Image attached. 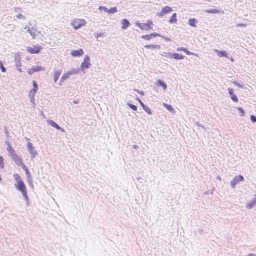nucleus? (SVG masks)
I'll list each match as a JSON object with an SVG mask.
<instances>
[{
    "mask_svg": "<svg viewBox=\"0 0 256 256\" xmlns=\"http://www.w3.org/2000/svg\"><path fill=\"white\" fill-rule=\"evenodd\" d=\"M186 50V48H184V47H182V48H178L177 49H176V50L177 51H183L184 52V50Z\"/></svg>",
    "mask_w": 256,
    "mask_h": 256,
    "instance_id": "obj_45",
    "label": "nucleus"
},
{
    "mask_svg": "<svg viewBox=\"0 0 256 256\" xmlns=\"http://www.w3.org/2000/svg\"><path fill=\"white\" fill-rule=\"evenodd\" d=\"M122 30L126 29L130 25V22L126 18H124L122 21Z\"/></svg>",
    "mask_w": 256,
    "mask_h": 256,
    "instance_id": "obj_16",
    "label": "nucleus"
},
{
    "mask_svg": "<svg viewBox=\"0 0 256 256\" xmlns=\"http://www.w3.org/2000/svg\"><path fill=\"white\" fill-rule=\"evenodd\" d=\"M32 85H33V88L32 89V90H34L36 92L38 88V84H36V82L34 80H33L32 81Z\"/></svg>",
    "mask_w": 256,
    "mask_h": 256,
    "instance_id": "obj_34",
    "label": "nucleus"
},
{
    "mask_svg": "<svg viewBox=\"0 0 256 256\" xmlns=\"http://www.w3.org/2000/svg\"><path fill=\"white\" fill-rule=\"evenodd\" d=\"M233 84H234L235 86H238V87H242V86H241L240 84V83H239V82H233Z\"/></svg>",
    "mask_w": 256,
    "mask_h": 256,
    "instance_id": "obj_49",
    "label": "nucleus"
},
{
    "mask_svg": "<svg viewBox=\"0 0 256 256\" xmlns=\"http://www.w3.org/2000/svg\"><path fill=\"white\" fill-rule=\"evenodd\" d=\"M6 150L8 152L10 157H12L13 154H16V153L15 152L14 150H13L12 148H10V150L8 148H6Z\"/></svg>",
    "mask_w": 256,
    "mask_h": 256,
    "instance_id": "obj_31",
    "label": "nucleus"
},
{
    "mask_svg": "<svg viewBox=\"0 0 256 256\" xmlns=\"http://www.w3.org/2000/svg\"><path fill=\"white\" fill-rule=\"evenodd\" d=\"M237 109L239 110L240 116H243L244 114V110L242 108H238Z\"/></svg>",
    "mask_w": 256,
    "mask_h": 256,
    "instance_id": "obj_40",
    "label": "nucleus"
},
{
    "mask_svg": "<svg viewBox=\"0 0 256 256\" xmlns=\"http://www.w3.org/2000/svg\"><path fill=\"white\" fill-rule=\"evenodd\" d=\"M244 177L242 175L236 176L230 182V185L232 188H234L236 184L244 180Z\"/></svg>",
    "mask_w": 256,
    "mask_h": 256,
    "instance_id": "obj_6",
    "label": "nucleus"
},
{
    "mask_svg": "<svg viewBox=\"0 0 256 256\" xmlns=\"http://www.w3.org/2000/svg\"><path fill=\"white\" fill-rule=\"evenodd\" d=\"M26 173L27 175V176H28V178H30V173L29 172V171L26 169Z\"/></svg>",
    "mask_w": 256,
    "mask_h": 256,
    "instance_id": "obj_52",
    "label": "nucleus"
},
{
    "mask_svg": "<svg viewBox=\"0 0 256 256\" xmlns=\"http://www.w3.org/2000/svg\"><path fill=\"white\" fill-rule=\"evenodd\" d=\"M26 148L31 156V158H34L38 154V152L34 150V148L32 146V144L31 142H28L26 144Z\"/></svg>",
    "mask_w": 256,
    "mask_h": 256,
    "instance_id": "obj_3",
    "label": "nucleus"
},
{
    "mask_svg": "<svg viewBox=\"0 0 256 256\" xmlns=\"http://www.w3.org/2000/svg\"><path fill=\"white\" fill-rule=\"evenodd\" d=\"M164 14H166L164 13V10H162H162H161L160 12H159V13H157V14H156V15H157V16H163Z\"/></svg>",
    "mask_w": 256,
    "mask_h": 256,
    "instance_id": "obj_42",
    "label": "nucleus"
},
{
    "mask_svg": "<svg viewBox=\"0 0 256 256\" xmlns=\"http://www.w3.org/2000/svg\"><path fill=\"white\" fill-rule=\"evenodd\" d=\"M157 84L158 86H162L164 90H166L167 88V85L164 82L160 80H158L157 82Z\"/></svg>",
    "mask_w": 256,
    "mask_h": 256,
    "instance_id": "obj_20",
    "label": "nucleus"
},
{
    "mask_svg": "<svg viewBox=\"0 0 256 256\" xmlns=\"http://www.w3.org/2000/svg\"><path fill=\"white\" fill-rule=\"evenodd\" d=\"M118 12V10L116 7H112L110 8V9H108V11L107 12L110 13V14H114Z\"/></svg>",
    "mask_w": 256,
    "mask_h": 256,
    "instance_id": "obj_26",
    "label": "nucleus"
},
{
    "mask_svg": "<svg viewBox=\"0 0 256 256\" xmlns=\"http://www.w3.org/2000/svg\"><path fill=\"white\" fill-rule=\"evenodd\" d=\"M132 148H133L135 149V150H137L138 148V146H136V145H134L132 146Z\"/></svg>",
    "mask_w": 256,
    "mask_h": 256,
    "instance_id": "obj_56",
    "label": "nucleus"
},
{
    "mask_svg": "<svg viewBox=\"0 0 256 256\" xmlns=\"http://www.w3.org/2000/svg\"><path fill=\"white\" fill-rule=\"evenodd\" d=\"M86 22L84 20H76L71 22L72 26L74 30H78L84 25Z\"/></svg>",
    "mask_w": 256,
    "mask_h": 256,
    "instance_id": "obj_4",
    "label": "nucleus"
},
{
    "mask_svg": "<svg viewBox=\"0 0 256 256\" xmlns=\"http://www.w3.org/2000/svg\"><path fill=\"white\" fill-rule=\"evenodd\" d=\"M134 90L135 91H136L138 93L140 94L142 96H144V92L143 91H140V90H136V89H134Z\"/></svg>",
    "mask_w": 256,
    "mask_h": 256,
    "instance_id": "obj_48",
    "label": "nucleus"
},
{
    "mask_svg": "<svg viewBox=\"0 0 256 256\" xmlns=\"http://www.w3.org/2000/svg\"><path fill=\"white\" fill-rule=\"evenodd\" d=\"M197 22L195 18H190L188 20V24L192 26H196L195 23Z\"/></svg>",
    "mask_w": 256,
    "mask_h": 256,
    "instance_id": "obj_25",
    "label": "nucleus"
},
{
    "mask_svg": "<svg viewBox=\"0 0 256 256\" xmlns=\"http://www.w3.org/2000/svg\"><path fill=\"white\" fill-rule=\"evenodd\" d=\"M162 9L165 14L169 13L172 10V8L169 6H166Z\"/></svg>",
    "mask_w": 256,
    "mask_h": 256,
    "instance_id": "obj_24",
    "label": "nucleus"
},
{
    "mask_svg": "<svg viewBox=\"0 0 256 256\" xmlns=\"http://www.w3.org/2000/svg\"><path fill=\"white\" fill-rule=\"evenodd\" d=\"M256 198L253 200H250L247 202L246 204V208L248 209L252 208L256 204Z\"/></svg>",
    "mask_w": 256,
    "mask_h": 256,
    "instance_id": "obj_12",
    "label": "nucleus"
},
{
    "mask_svg": "<svg viewBox=\"0 0 256 256\" xmlns=\"http://www.w3.org/2000/svg\"><path fill=\"white\" fill-rule=\"evenodd\" d=\"M43 68L41 66H32L31 68H29L28 70V74H32L34 72L41 71Z\"/></svg>",
    "mask_w": 256,
    "mask_h": 256,
    "instance_id": "obj_8",
    "label": "nucleus"
},
{
    "mask_svg": "<svg viewBox=\"0 0 256 256\" xmlns=\"http://www.w3.org/2000/svg\"><path fill=\"white\" fill-rule=\"evenodd\" d=\"M90 58L88 56L86 55L84 58V62L81 64L80 68L82 71H84L86 68H88L90 63Z\"/></svg>",
    "mask_w": 256,
    "mask_h": 256,
    "instance_id": "obj_5",
    "label": "nucleus"
},
{
    "mask_svg": "<svg viewBox=\"0 0 256 256\" xmlns=\"http://www.w3.org/2000/svg\"><path fill=\"white\" fill-rule=\"evenodd\" d=\"M128 106L130 108H131L133 110H137V107L136 106L131 104H128Z\"/></svg>",
    "mask_w": 256,
    "mask_h": 256,
    "instance_id": "obj_35",
    "label": "nucleus"
},
{
    "mask_svg": "<svg viewBox=\"0 0 256 256\" xmlns=\"http://www.w3.org/2000/svg\"><path fill=\"white\" fill-rule=\"evenodd\" d=\"M250 120L254 122H256V116H254V115H251L250 116Z\"/></svg>",
    "mask_w": 256,
    "mask_h": 256,
    "instance_id": "obj_41",
    "label": "nucleus"
},
{
    "mask_svg": "<svg viewBox=\"0 0 256 256\" xmlns=\"http://www.w3.org/2000/svg\"><path fill=\"white\" fill-rule=\"evenodd\" d=\"M246 256H256V254H249Z\"/></svg>",
    "mask_w": 256,
    "mask_h": 256,
    "instance_id": "obj_57",
    "label": "nucleus"
},
{
    "mask_svg": "<svg viewBox=\"0 0 256 256\" xmlns=\"http://www.w3.org/2000/svg\"><path fill=\"white\" fill-rule=\"evenodd\" d=\"M61 74H62L61 70H55L54 71V82H56L58 80Z\"/></svg>",
    "mask_w": 256,
    "mask_h": 256,
    "instance_id": "obj_15",
    "label": "nucleus"
},
{
    "mask_svg": "<svg viewBox=\"0 0 256 256\" xmlns=\"http://www.w3.org/2000/svg\"><path fill=\"white\" fill-rule=\"evenodd\" d=\"M142 38L144 40H150L152 38V37L150 34H148L142 36Z\"/></svg>",
    "mask_w": 256,
    "mask_h": 256,
    "instance_id": "obj_30",
    "label": "nucleus"
},
{
    "mask_svg": "<svg viewBox=\"0 0 256 256\" xmlns=\"http://www.w3.org/2000/svg\"><path fill=\"white\" fill-rule=\"evenodd\" d=\"M30 101L33 103V106L32 107L33 108H34L35 107V104L34 103V97H30Z\"/></svg>",
    "mask_w": 256,
    "mask_h": 256,
    "instance_id": "obj_44",
    "label": "nucleus"
},
{
    "mask_svg": "<svg viewBox=\"0 0 256 256\" xmlns=\"http://www.w3.org/2000/svg\"><path fill=\"white\" fill-rule=\"evenodd\" d=\"M14 187L18 191H20L24 198L27 206H29L28 196L27 194L26 188L24 182H19L18 183L14 184Z\"/></svg>",
    "mask_w": 256,
    "mask_h": 256,
    "instance_id": "obj_1",
    "label": "nucleus"
},
{
    "mask_svg": "<svg viewBox=\"0 0 256 256\" xmlns=\"http://www.w3.org/2000/svg\"><path fill=\"white\" fill-rule=\"evenodd\" d=\"M205 12L206 13L218 14L220 13V10L214 8H211L205 10Z\"/></svg>",
    "mask_w": 256,
    "mask_h": 256,
    "instance_id": "obj_21",
    "label": "nucleus"
},
{
    "mask_svg": "<svg viewBox=\"0 0 256 256\" xmlns=\"http://www.w3.org/2000/svg\"><path fill=\"white\" fill-rule=\"evenodd\" d=\"M184 56L178 53H174L173 58L176 60H182L184 58Z\"/></svg>",
    "mask_w": 256,
    "mask_h": 256,
    "instance_id": "obj_23",
    "label": "nucleus"
},
{
    "mask_svg": "<svg viewBox=\"0 0 256 256\" xmlns=\"http://www.w3.org/2000/svg\"><path fill=\"white\" fill-rule=\"evenodd\" d=\"M144 48H158L160 49V46L156 44H148L145 45Z\"/></svg>",
    "mask_w": 256,
    "mask_h": 256,
    "instance_id": "obj_19",
    "label": "nucleus"
},
{
    "mask_svg": "<svg viewBox=\"0 0 256 256\" xmlns=\"http://www.w3.org/2000/svg\"><path fill=\"white\" fill-rule=\"evenodd\" d=\"M150 35H151L152 38V37L158 36H160L158 34L156 33V32L151 33Z\"/></svg>",
    "mask_w": 256,
    "mask_h": 256,
    "instance_id": "obj_47",
    "label": "nucleus"
},
{
    "mask_svg": "<svg viewBox=\"0 0 256 256\" xmlns=\"http://www.w3.org/2000/svg\"><path fill=\"white\" fill-rule=\"evenodd\" d=\"M24 29L26 30V32L30 34V36H32L33 39L35 38L36 36V32H35L36 30L34 28H28L27 26H26L24 28Z\"/></svg>",
    "mask_w": 256,
    "mask_h": 256,
    "instance_id": "obj_11",
    "label": "nucleus"
},
{
    "mask_svg": "<svg viewBox=\"0 0 256 256\" xmlns=\"http://www.w3.org/2000/svg\"><path fill=\"white\" fill-rule=\"evenodd\" d=\"M4 164L3 162V158L2 156H0V166L2 168H3L4 167Z\"/></svg>",
    "mask_w": 256,
    "mask_h": 256,
    "instance_id": "obj_39",
    "label": "nucleus"
},
{
    "mask_svg": "<svg viewBox=\"0 0 256 256\" xmlns=\"http://www.w3.org/2000/svg\"><path fill=\"white\" fill-rule=\"evenodd\" d=\"M102 33H98L96 34V38H99V37H100L102 36Z\"/></svg>",
    "mask_w": 256,
    "mask_h": 256,
    "instance_id": "obj_54",
    "label": "nucleus"
},
{
    "mask_svg": "<svg viewBox=\"0 0 256 256\" xmlns=\"http://www.w3.org/2000/svg\"><path fill=\"white\" fill-rule=\"evenodd\" d=\"M83 54V50L82 49L79 50H74L71 52V54L74 56H80Z\"/></svg>",
    "mask_w": 256,
    "mask_h": 256,
    "instance_id": "obj_14",
    "label": "nucleus"
},
{
    "mask_svg": "<svg viewBox=\"0 0 256 256\" xmlns=\"http://www.w3.org/2000/svg\"><path fill=\"white\" fill-rule=\"evenodd\" d=\"M142 108L149 114H152L150 109L148 106L145 105V106H144Z\"/></svg>",
    "mask_w": 256,
    "mask_h": 256,
    "instance_id": "obj_28",
    "label": "nucleus"
},
{
    "mask_svg": "<svg viewBox=\"0 0 256 256\" xmlns=\"http://www.w3.org/2000/svg\"><path fill=\"white\" fill-rule=\"evenodd\" d=\"M140 104L142 106L143 108L144 106H145V104H144L142 102V101L141 100H140V99L138 100Z\"/></svg>",
    "mask_w": 256,
    "mask_h": 256,
    "instance_id": "obj_53",
    "label": "nucleus"
},
{
    "mask_svg": "<svg viewBox=\"0 0 256 256\" xmlns=\"http://www.w3.org/2000/svg\"><path fill=\"white\" fill-rule=\"evenodd\" d=\"M98 10H104L105 12H107L108 11V8L105 6H100L98 8Z\"/></svg>",
    "mask_w": 256,
    "mask_h": 256,
    "instance_id": "obj_38",
    "label": "nucleus"
},
{
    "mask_svg": "<svg viewBox=\"0 0 256 256\" xmlns=\"http://www.w3.org/2000/svg\"><path fill=\"white\" fill-rule=\"evenodd\" d=\"M16 66H20V62H16Z\"/></svg>",
    "mask_w": 256,
    "mask_h": 256,
    "instance_id": "obj_58",
    "label": "nucleus"
},
{
    "mask_svg": "<svg viewBox=\"0 0 256 256\" xmlns=\"http://www.w3.org/2000/svg\"><path fill=\"white\" fill-rule=\"evenodd\" d=\"M40 48L38 46H34L33 47L28 46L26 50L30 54H38L40 52Z\"/></svg>",
    "mask_w": 256,
    "mask_h": 256,
    "instance_id": "obj_9",
    "label": "nucleus"
},
{
    "mask_svg": "<svg viewBox=\"0 0 256 256\" xmlns=\"http://www.w3.org/2000/svg\"><path fill=\"white\" fill-rule=\"evenodd\" d=\"M77 72H78V70H76L72 69V70H68L66 72L62 74V76L60 80V84L61 85L62 82L68 79L71 75L76 74H77Z\"/></svg>",
    "mask_w": 256,
    "mask_h": 256,
    "instance_id": "obj_2",
    "label": "nucleus"
},
{
    "mask_svg": "<svg viewBox=\"0 0 256 256\" xmlns=\"http://www.w3.org/2000/svg\"><path fill=\"white\" fill-rule=\"evenodd\" d=\"M36 92L34 90H31L29 92V96L30 97H34V94Z\"/></svg>",
    "mask_w": 256,
    "mask_h": 256,
    "instance_id": "obj_37",
    "label": "nucleus"
},
{
    "mask_svg": "<svg viewBox=\"0 0 256 256\" xmlns=\"http://www.w3.org/2000/svg\"><path fill=\"white\" fill-rule=\"evenodd\" d=\"M11 158L12 160L18 166H22L23 168H26V166L22 162V158H20L16 154H13Z\"/></svg>",
    "mask_w": 256,
    "mask_h": 256,
    "instance_id": "obj_7",
    "label": "nucleus"
},
{
    "mask_svg": "<svg viewBox=\"0 0 256 256\" xmlns=\"http://www.w3.org/2000/svg\"><path fill=\"white\" fill-rule=\"evenodd\" d=\"M165 107L166 108V109L169 110L170 112H173L174 111V108L171 105H169L168 104H164Z\"/></svg>",
    "mask_w": 256,
    "mask_h": 256,
    "instance_id": "obj_27",
    "label": "nucleus"
},
{
    "mask_svg": "<svg viewBox=\"0 0 256 256\" xmlns=\"http://www.w3.org/2000/svg\"><path fill=\"white\" fill-rule=\"evenodd\" d=\"M18 70L20 71V72H22V70L20 69V68H18Z\"/></svg>",
    "mask_w": 256,
    "mask_h": 256,
    "instance_id": "obj_61",
    "label": "nucleus"
},
{
    "mask_svg": "<svg viewBox=\"0 0 256 256\" xmlns=\"http://www.w3.org/2000/svg\"><path fill=\"white\" fill-rule=\"evenodd\" d=\"M14 176L15 180L16 182V183H18L19 182H23L20 176L18 174H15Z\"/></svg>",
    "mask_w": 256,
    "mask_h": 256,
    "instance_id": "obj_29",
    "label": "nucleus"
},
{
    "mask_svg": "<svg viewBox=\"0 0 256 256\" xmlns=\"http://www.w3.org/2000/svg\"><path fill=\"white\" fill-rule=\"evenodd\" d=\"M184 52L186 53V54L188 55H190V54H194V53H192L191 52H190V51H188V50L187 48H186V50H184Z\"/></svg>",
    "mask_w": 256,
    "mask_h": 256,
    "instance_id": "obj_46",
    "label": "nucleus"
},
{
    "mask_svg": "<svg viewBox=\"0 0 256 256\" xmlns=\"http://www.w3.org/2000/svg\"><path fill=\"white\" fill-rule=\"evenodd\" d=\"M214 51L218 54L220 57H226L228 58V54L225 51H220L216 49H214Z\"/></svg>",
    "mask_w": 256,
    "mask_h": 256,
    "instance_id": "obj_18",
    "label": "nucleus"
},
{
    "mask_svg": "<svg viewBox=\"0 0 256 256\" xmlns=\"http://www.w3.org/2000/svg\"><path fill=\"white\" fill-rule=\"evenodd\" d=\"M177 22L176 14L174 13L171 16L168 22L170 23H174V22Z\"/></svg>",
    "mask_w": 256,
    "mask_h": 256,
    "instance_id": "obj_22",
    "label": "nucleus"
},
{
    "mask_svg": "<svg viewBox=\"0 0 256 256\" xmlns=\"http://www.w3.org/2000/svg\"><path fill=\"white\" fill-rule=\"evenodd\" d=\"M237 26H243V27H246V24H238L236 25Z\"/></svg>",
    "mask_w": 256,
    "mask_h": 256,
    "instance_id": "obj_51",
    "label": "nucleus"
},
{
    "mask_svg": "<svg viewBox=\"0 0 256 256\" xmlns=\"http://www.w3.org/2000/svg\"><path fill=\"white\" fill-rule=\"evenodd\" d=\"M174 54V53H172V52H168V53L166 54V57L168 58H173Z\"/></svg>",
    "mask_w": 256,
    "mask_h": 256,
    "instance_id": "obj_36",
    "label": "nucleus"
},
{
    "mask_svg": "<svg viewBox=\"0 0 256 256\" xmlns=\"http://www.w3.org/2000/svg\"><path fill=\"white\" fill-rule=\"evenodd\" d=\"M20 9V8H15V12H18Z\"/></svg>",
    "mask_w": 256,
    "mask_h": 256,
    "instance_id": "obj_59",
    "label": "nucleus"
},
{
    "mask_svg": "<svg viewBox=\"0 0 256 256\" xmlns=\"http://www.w3.org/2000/svg\"><path fill=\"white\" fill-rule=\"evenodd\" d=\"M216 178H217L218 180H221V178H220V176H218Z\"/></svg>",
    "mask_w": 256,
    "mask_h": 256,
    "instance_id": "obj_60",
    "label": "nucleus"
},
{
    "mask_svg": "<svg viewBox=\"0 0 256 256\" xmlns=\"http://www.w3.org/2000/svg\"><path fill=\"white\" fill-rule=\"evenodd\" d=\"M138 26L142 30H152V27L148 24H138Z\"/></svg>",
    "mask_w": 256,
    "mask_h": 256,
    "instance_id": "obj_10",
    "label": "nucleus"
},
{
    "mask_svg": "<svg viewBox=\"0 0 256 256\" xmlns=\"http://www.w3.org/2000/svg\"><path fill=\"white\" fill-rule=\"evenodd\" d=\"M28 179V183H29V184H30V186H32H32H33V184H32V180L30 178H29Z\"/></svg>",
    "mask_w": 256,
    "mask_h": 256,
    "instance_id": "obj_50",
    "label": "nucleus"
},
{
    "mask_svg": "<svg viewBox=\"0 0 256 256\" xmlns=\"http://www.w3.org/2000/svg\"><path fill=\"white\" fill-rule=\"evenodd\" d=\"M228 90L229 94L230 96L231 99L235 102H238V98L234 94L233 90L232 88H228Z\"/></svg>",
    "mask_w": 256,
    "mask_h": 256,
    "instance_id": "obj_13",
    "label": "nucleus"
},
{
    "mask_svg": "<svg viewBox=\"0 0 256 256\" xmlns=\"http://www.w3.org/2000/svg\"><path fill=\"white\" fill-rule=\"evenodd\" d=\"M48 124L54 127L57 130H60L62 132H64V130L62 128H60L58 124L54 122L53 120H50L48 122Z\"/></svg>",
    "mask_w": 256,
    "mask_h": 256,
    "instance_id": "obj_17",
    "label": "nucleus"
},
{
    "mask_svg": "<svg viewBox=\"0 0 256 256\" xmlns=\"http://www.w3.org/2000/svg\"><path fill=\"white\" fill-rule=\"evenodd\" d=\"M6 144H7V148H8V149H10V148H11L10 144L8 143V142H6Z\"/></svg>",
    "mask_w": 256,
    "mask_h": 256,
    "instance_id": "obj_55",
    "label": "nucleus"
},
{
    "mask_svg": "<svg viewBox=\"0 0 256 256\" xmlns=\"http://www.w3.org/2000/svg\"><path fill=\"white\" fill-rule=\"evenodd\" d=\"M16 16V18H23V19H24V20L26 18V17H25V16H22V14H17V15Z\"/></svg>",
    "mask_w": 256,
    "mask_h": 256,
    "instance_id": "obj_43",
    "label": "nucleus"
},
{
    "mask_svg": "<svg viewBox=\"0 0 256 256\" xmlns=\"http://www.w3.org/2000/svg\"><path fill=\"white\" fill-rule=\"evenodd\" d=\"M0 69L2 72H5L6 68L4 67L3 62L2 60H0Z\"/></svg>",
    "mask_w": 256,
    "mask_h": 256,
    "instance_id": "obj_33",
    "label": "nucleus"
},
{
    "mask_svg": "<svg viewBox=\"0 0 256 256\" xmlns=\"http://www.w3.org/2000/svg\"><path fill=\"white\" fill-rule=\"evenodd\" d=\"M6 150L8 152L10 157H12L13 154H16V153L15 152L14 150H13L12 148H10V150L8 148H6Z\"/></svg>",
    "mask_w": 256,
    "mask_h": 256,
    "instance_id": "obj_32",
    "label": "nucleus"
}]
</instances>
